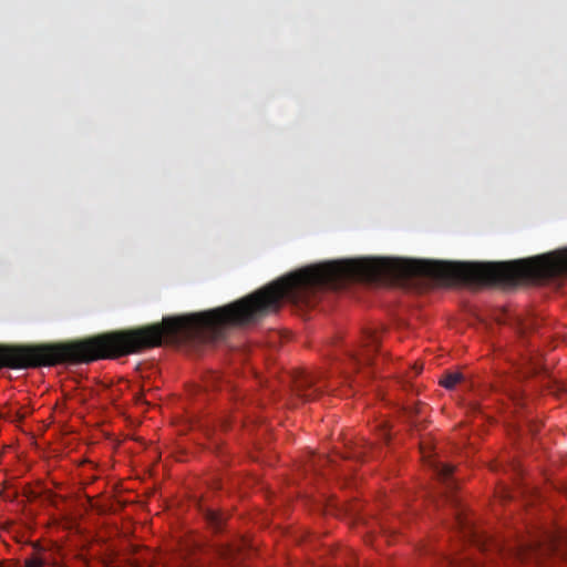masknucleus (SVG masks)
Wrapping results in <instances>:
<instances>
[{"mask_svg": "<svg viewBox=\"0 0 567 567\" xmlns=\"http://www.w3.org/2000/svg\"><path fill=\"white\" fill-rule=\"evenodd\" d=\"M363 346L358 351L349 352V360L354 367L372 364V354L378 349L379 338L374 331L367 332Z\"/></svg>", "mask_w": 567, "mask_h": 567, "instance_id": "nucleus-1", "label": "nucleus"}, {"mask_svg": "<svg viewBox=\"0 0 567 567\" xmlns=\"http://www.w3.org/2000/svg\"><path fill=\"white\" fill-rule=\"evenodd\" d=\"M429 466L432 468L436 477L445 483L447 487L452 488L454 486V467L452 465L443 463L436 458H431L429 460Z\"/></svg>", "mask_w": 567, "mask_h": 567, "instance_id": "nucleus-2", "label": "nucleus"}, {"mask_svg": "<svg viewBox=\"0 0 567 567\" xmlns=\"http://www.w3.org/2000/svg\"><path fill=\"white\" fill-rule=\"evenodd\" d=\"M204 519L206 520L209 528L214 532H220L224 527L226 517L223 513L212 507H200Z\"/></svg>", "mask_w": 567, "mask_h": 567, "instance_id": "nucleus-3", "label": "nucleus"}, {"mask_svg": "<svg viewBox=\"0 0 567 567\" xmlns=\"http://www.w3.org/2000/svg\"><path fill=\"white\" fill-rule=\"evenodd\" d=\"M312 379L310 377H301L300 379H298L296 381V388H297V391H298V394L306 399V400H311L312 398H315L318 389H312L313 388V383H312Z\"/></svg>", "mask_w": 567, "mask_h": 567, "instance_id": "nucleus-4", "label": "nucleus"}, {"mask_svg": "<svg viewBox=\"0 0 567 567\" xmlns=\"http://www.w3.org/2000/svg\"><path fill=\"white\" fill-rule=\"evenodd\" d=\"M464 379L463 374L458 371H447L445 372L441 380L440 384L447 390L454 389V386L460 383Z\"/></svg>", "mask_w": 567, "mask_h": 567, "instance_id": "nucleus-5", "label": "nucleus"}, {"mask_svg": "<svg viewBox=\"0 0 567 567\" xmlns=\"http://www.w3.org/2000/svg\"><path fill=\"white\" fill-rule=\"evenodd\" d=\"M44 566H45V561L37 555H33L32 557L25 559V561H24V567H44Z\"/></svg>", "mask_w": 567, "mask_h": 567, "instance_id": "nucleus-6", "label": "nucleus"}, {"mask_svg": "<svg viewBox=\"0 0 567 567\" xmlns=\"http://www.w3.org/2000/svg\"><path fill=\"white\" fill-rule=\"evenodd\" d=\"M415 370H416V371H415V374L420 373V372L422 371V365H420V367H415Z\"/></svg>", "mask_w": 567, "mask_h": 567, "instance_id": "nucleus-7", "label": "nucleus"}, {"mask_svg": "<svg viewBox=\"0 0 567 567\" xmlns=\"http://www.w3.org/2000/svg\"><path fill=\"white\" fill-rule=\"evenodd\" d=\"M451 565H453V566L455 565L456 566V560H452Z\"/></svg>", "mask_w": 567, "mask_h": 567, "instance_id": "nucleus-8", "label": "nucleus"}]
</instances>
